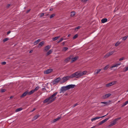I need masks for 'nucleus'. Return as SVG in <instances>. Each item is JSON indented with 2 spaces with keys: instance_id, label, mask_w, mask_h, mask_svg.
<instances>
[{
  "instance_id": "nucleus-1",
  "label": "nucleus",
  "mask_w": 128,
  "mask_h": 128,
  "mask_svg": "<svg viewBox=\"0 0 128 128\" xmlns=\"http://www.w3.org/2000/svg\"><path fill=\"white\" fill-rule=\"evenodd\" d=\"M87 73L86 71H84L82 72L81 71H78L75 72L70 75V78L75 77L76 78H78L80 77L85 75Z\"/></svg>"
},
{
  "instance_id": "nucleus-2",
  "label": "nucleus",
  "mask_w": 128,
  "mask_h": 128,
  "mask_svg": "<svg viewBox=\"0 0 128 128\" xmlns=\"http://www.w3.org/2000/svg\"><path fill=\"white\" fill-rule=\"evenodd\" d=\"M58 92H56L51 96L48 98L45 99L43 101L44 103L46 102L51 103L54 101L56 98V97L55 96L57 94Z\"/></svg>"
},
{
  "instance_id": "nucleus-3",
  "label": "nucleus",
  "mask_w": 128,
  "mask_h": 128,
  "mask_svg": "<svg viewBox=\"0 0 128 128\" xmlns=\"http://www.w3.org/2000/svg\"><path fill=\"white\" fill-rule=\"evenodd\" d=\"M70 78V76H68L64 77L61 79V82L62 83H64L66 81L68 80Z\"/></svg>"
},
{
  "instance_id": "nucleus-4",
  "label": "nucleus",
  "mask_w": 128,
  "mask_h": 128,
  "mask_svg": "<svg viewBox=\"0 0 128 128\" xmlns=\"http://www.w3.org/2000/svg\"><path fill=\"white\" fill-rule=\"evenodd\" d=\"M66 90L70 89V88H73L75 86L74 84H70L66 86H64Z\"/></svg>"
},
{
  "instance_id": "nucleus-5",
  "label": "nucleus",
  "mask_w": 128,
  "mask_h": 128,
  "mask_svg": "<svg viewBox=\"0 0 128 128\" xmlns=\"http://www.w3.org/2000/svg\"><path fill=\"white\" fill-rule=\"evenodd\" d=\"M60 80L61 78H57L54 80L53 82V84H55L58 83Z\"/></svg>"
},
{
  "instance_id": "nucleus-6",
  "label": "nucleus",
  "mask_w": 128,
  "mask_h": 128,
  "mask_svg": "<svg viewBox=\"0 0 128 128\" xmlns=\"http://www.w3.org/2000/svg\"><path fill=\"white\" fill-rule=\"evenodd\" d=\"M109 118H106L104 120H103L101 121L100 122H99L98 124V126L104 123L105 122H106L107 121Z\"/></svg>"
},
{
  "instance_id": "nucleus-7",
  "label": "nucleus",
  "mask_w": 128,
  "mask_h": 128,
  "mask_svg": "<svg viewBox=\"0 0 128 128\" xmlns=\"http://www.w3.org/2000/svg\"><path fill=\"white\" fill-rule=\"evenodd\" d=\"M116 81L112 82L106 84V87H109L112 85L114 84H116Z\"/></svg>"
},
{
  "instance_id": "nucleus-8",
  "label": "nucleus",
  "mask_w": 128,
  "mask_h": 128,
  "mask_svg": "<svg viewBox=\"0 0 128 128\" xmlns=\"http://www.w3.org/2000/svg\"><path fill=\"white\" fill-rule=\"evenodd\" d=\"M111 94H106L102 96V98L104 99H106L109 97H110V96H111Z\"/></svg>"
},
{
  "instance_id": "nucleus-9",
  "label": "nucleus",
  "mask_w": 128,
  "mask_h": 128,
  "mask_svg": "<svg viewBox=\"0 0 128 128\" xmlns=\"http://www.w3.org/2000/svg\"><path fill=\"white\" fill-rule=\"evenodd\" d=\"M66 90L64 86H62L61 87L60 90V93H64V92L66 91Z\"/></svg>"
},
{
  "instance_id": "nucleus-10",
  "label": "nucleus",
  "mask_w": 128,
  "mask_h": 128,
  "mask_svg": "<svg viewBox=\"0 0 128 128\" xmlns=\"http://www.w3.org/2000/svg\"><path fill=\"white\" fill-rule=\"evenodd\" d=\"M52 69H50L44 71V74H48L50 72H52Z\"/></svg>"
},
{
  "instance_id": "nucleus-11",
  "label": "nucleus",
  "mask_w": 128,
  "mask_h": 128,
  "mask_svg": "<svg viewBox=\"0 0 128 128\" xmlns=\"http://www.w3.org/2000/svg\"><path fill=\"white\" fill-rule=\"evenodd\" d=\"M28 91H26L24 92L20 96L21 98H23L26 96L27 94H28Z\"/></svg>"
},
{
  "instance_id": "nucleus-12",
  "label": "nucleus",
  "mask_w": 128,
  "mask_h": 128,
  "mask_svg": "<svg viewBox=\"0 0 128 128\" xmlns=\"http://www.w3.org/2000/svg\"><path fill=\"white\" fill-rule=\"evenodd\" d=\"M40 116V115L38 114H37L36 115V116H34L33 118H32V121H34V120H35L38 118Z\"/></svg>"
},
{
  "instance_id": "nucleus-13",
  "label": "nucleus",
  "mask_w": 128,
  "mask_h": 128,
  "mask_svg": "<svg viewBox=\"0 0 128 128\" xmlns=\"http://www.w3.org/2000/svg\"><path fill=\"white\" fill-rule=\"evenodd\" d=\"M61 116H59V117H58L57 118H56L54 119V120H53L52 122L53 123H54L56 122V121H57L58 120H59L61 118Z\"/></svg>"
},
{
  "instance_id": "nucleus-14",
  "label": "nucleus",
  "mask_w": 128,
  "mask_h": 128,
  "mask_svg": "<svg viewBox=\"0 0 128 128\" xmlns=\"http://www.w3.org/2000/svg\"><path fill=\"white\" fill-rule=\"evenodd\" d=\"M78 56H76L74 58H73L72 62H73L75 61L76 60L78 59Z\"/></svg>"
},
{
  "instance_id": "nucleus-15",
  "label": "nucleus",
  "mask_w": 128,
  "mask_h": 128,
  "mask_svg": "<svg viewBox=\"0 0 128 128\" xmlns=\"http://www.w3.org/2000/svg\"><path fill=\"white\" fill-rule=\"evenodd\" d=\"M50 48V46L48 45L45 47L44 50L46 51H47Z\"/></svg>"
},
{
  "instance_id": "nucleus-16",
  "label": "nucleus",
  "mask_w": 128,
  "mask_h": 128,
  "mask_svg": "<svg viewBox=\"0 0 128 128\" xmlns=\"http://www.w3.org/2000/svg\"><path fill=\"white\" fill-rule=\"evenodd\" d=\"M107 21V19L106 18H104L101 20V22L102 23H104Z\"/></svg>"
},
{
  "instance_id": "nucleus-17",
  "label": "nucleus",
  "mask_w": 128,
  "mask_h": 128,
  "mask_svg": "<svg viewBox=\"0 0 128 128\" xmlns=\"http://www.w3.org/2000/svg\"><path fill=\"white\" fill-rule=\"evenodd\" d=\"M44 44V42L43 41H42L39 44L38 46V47H40L42 46Z\"/></svg>"
},
{
  "instance_id": "nucleus-18",
  "label": "nucleus",
  "mask_w": 128,
  "mask_h": 128,
  "mask_svg": "<svg viewBox=\"0 0 128 128\" xmlns=\"http://www.w3.org/2000/svg\"><path fill=\"white\" fill-rule=\"evenodd\" d=\"M101 70V69H100L97 70L95 71L94 73L95 74H98L99 72H100V71Z\"/></svg>"
},
{
  "instance_id": "nucleus-19",
  "label": "nucleus",
  "mask_w": 128,
  "mask_h": 128,
  "mask_svg": "<svg viewBox=\"0 0 128 128\" xmlns=\"http://www.w3.org/2000/svg\"><path fill=\"white\" fill-rule=\"evenodd\" d=\"M117 121L116 120V119H115L113 122L112 123L110 124V126H112L113 125H115L116 123V121Z\"/></svg>"
},
{
  "instance_id": "nucleus-20",
  "label": "nucleus",
  "mask_w": 128,
  "mask_h": 128,
  "mask_svg": "<svg viewBox=\"0 0 128 128\" xmlns=\"http://www.w3.org/2000/svg\"><path fill=\"white\" fill-rule=\"evenodd\" d=\"M100 118L99 117H96L94 118H92L91 120L92 121H94L95 120H96Z\"/></svg>"
},
{
  "instance_id": "nucleus-21",
  "label": "nucleus",
  "mask_w": 128,
  "mask_h": 128,
  "mask_svg": "<svg viewBox=\"0 0 128 128\" xmlns=\"http://www.w3.org/2000/svg\"><path fill=\"white\" fill-rule=\"evenodd\" d=\"M52 50H49L46 54V55L47 56L48 55H49L50 54H51L52 53Z\"/></svg>"
},
{
  "instance_id": "nucleus-22",
  "label": "nucleus",
  "mask_w": 128,
  "mask_h": 128,
  "mask_svg": "<svg viewBox=\"0 0 128 128\" xmlns=\"http://www.w3.org/2000/svg\"><path fill=\"white\" fill-rule=\"evenodd\" d=\"M40 39H38L35 42H34V45H36L38 43L40 42Z\"/></svg>"
},
{
  "instance_id": "nucleus-23",
  "label": "nucleus",
  "mask_w": 128,
  "mask_h": 128,
  "mask_svg": "<svg viewBox=\"0 0 128 128\" xmlns=\"http://www.w3.org/2000/svg\"><path fill=\"white\" fill-rule=\"evenodd\" d=\"M120 64H115V65H113L112 66L111 68H114V67H117L118 66H119L120 65Z\"/></svg>"
},
{
  "instance_id": "nucleus-24",
  "label": "nucleus",
  "mask_w": 128,
  "mask_h": 128,
  "mask_svg": "<svg viewBox=\"0 0 128 128\" xmlns=\"http://www.w3.org/2000/svg\"><path fill=\"white\" fill-rule=\"evenodd\" d=\"M60 37V36H56L52 38V40L53 41H55L57 40Z\"/></svg>"
},
{
  "instance_id": "nucleus-25",
  "label": "nucleus",
  "mask_w": 128,
  "mask_h": 128,
  "mask_svg": "<svg viewBox=\"0 0 128 128\" xmlns=\"http://www.w3.org/2000/svg\"><path fill=\"white\" fill-rule=\"evenodd\" d=\"M76 14V12H71V14L70 15L71 17L74 16Z\"/></svg>"
},
{
  "instance_id": "nucleus-26",
  "label": "nucleus",
  "mask_w": 128,
  "mask_h": 128,
  "mask_svg": "<svg viewBox=\"0 0 128 128\" xmlns=\"http://www.w3.org/2000/svg\"><path fill=\"white\" fill-rule=\"evenodd\" d=\"M101 103L105 104L106 105H109L110 104L109 102H102Z\"/></svg>"
},
{
  "instance_id": "nucleus-27",
  "label": "nucleus",
  "mask_w": 128,
  "mask_h": 128,
  "mask_svg": "<svg viewBox=\"0 0 128 128\" xmlns=\"http://www.w3.org/2000/svg\"><path fill=\"white\" fill-rule=\"evenodd\" d=\"M34 90H32L29 92H28V94L30 95L32 94L34 92Z\"/></svg>"
},
{
  "instance_id": "nucleus-28",
  "label": "nucleus",
  "mask_w": 128,
  "mask_h": 128,
  "mask_svg": "<svg viewBox=\"0 0 128 128\" xmlns=\"http://www.w3.org/2000/svg\"><path fill=\"white\" fill-rule=\"evenodd\" d=\"M121 43V42L119 41L117 42L115 44V46H118Z\"/></svg>"
},
{
  "instance_id": "nucleus-29",
  "label": "nucleus",
  "mask_w": 128,
  "mask_h": 128,
  "mask_svg": "<svg viewBox=\"0 0 128 128\" xmlns=\"http://www.w3.org/2000/svg\"><path fill=\"white\" fill-rule=\"evenodd\" d=\"M70 60L69 59V58H68V57L64 60V62L67 63L69 62Z\"/></svg>"
},
{
  "instance_id": "nucleus-30",
  "label": "nucleus",
  "mask_w": 128,
  "mask_h": 128,
  "mask_svg": "<svg viewBox=\"0 0 128 128\" xmlns=\"http://www.w3.org/2000/svg\"><path fill=\"white\" fill-rule=\"evenodd\" d=\"M115 52V51L113 50L110 52H108V53H109V54L110 55V56L112 54L114 53Z\"/></svg>"
},
{
  "instance_id": "nucleus-31",
  "label": "nucleus",
  "mask_w": 128,
  "mask_h": 128,
  "mask_svg": "<svg viewBox=\"0 0 128 128\" xmlns=\"http://www.w3.org/2000/svg\"><path fill=\"white\" fill-rule=\"evenodd\" d=\"M68 48L66 47H64L62 50L63 51H65L67 50L68 49Z\"/></svg>"
},
{
  "instance_id": "nucleus-32",
  "label": "nucleus",
  "mask_w": 128,
  "mask_h": 128,
  "mask_svg": "<svg viewBox=\"0 0 128 128\" xmlns=\"http://www.w3.org/2000/svg\"><path fill=\"white\" fill-rule=\"evenodd\" d=\"M22 108H17L16 110V112H17L19 111H20L22 110Z\"/></svg>"
},
{
  "instance_id": "nucleus-33",
  "label": "nucleus",
  "mask_w": 128,
  "mask_h": 128,
  "mask_svg": "<svg viewBox=\"0 0 128 128\" xmlns=\"http://www.w3.org/2000/svg\"><path fill=\"white\" fill-rule=\"evenodd\" d=\"M110 56V55L109 54V53H107L104 56V58H108V57L109 56Z\"/></svg>"
},
{
  "instance_id": "nucleus-34",
  "label": "nucleus",
  "mask_w": 128,
  "mask_h": 128,
  "mask_svg": "<svg viewBox=\"0 0 128 128\" xmlns=\"http://www.w3.org/2000/svg\"><path fill=\"white\" fill-rule=\"evenodd\" d=\"M124 72H126L128 70V66L126 67V68H124Z\"/></svg>"
},
{
  "instance_id": "nucleus-35",
  "label": "nucleus",
  "mask_w": 128,
  "mask_h": 128,
  "mask_svg": "<svg viewBox=\"0 0 128 128\" xmlns=\"http://www.w3.org/2000/svg\"><path fill=\"white\" fill-rule=\"evenodd\" d=\"M128 37V36H126L124 37H123L122 38V40H126L127 38Z\"/></svg>"
},
{
  "instance_id": "nucleus-36",
  "label": "nucleus",
  "mask_w": 128,
  "mask_h": 128,
  "mask_svg": "<svg viewBox=\"0 0 128 128\" xmlns=\"http://www.w3.org/2000/svg\"><path fill=\"white\" fill-rule=\"evenodd\" d=\"M39 87L38 86H37L36 88L34 89L33 90H34V92H35L37 90L39 89Z\"/></svg>"
},
{
  "instance_id": "nucleus-37",
  "label": "nucleus",
  "mask_w": 128,
  "mask_h": 128,
  "mask_svg": "<svg viewBox=\"0 0 128 128\" xmlns=\"http://www.w3.org/2000/svg\"><path fill=\"white\" fill-rule=\"evenodd\" d=\"M73 55H71L70 56L68 57V58H69V59L70 60V59L72 60V58L73 57Z\"/></svg>"
},
{
  "instance_id": "nucleus-38",
  "label": "nucleus",
  "mask_w": 128,
  "mask_h": 128,
  "mask_svg": "<svg viewBox=\"0 0 128 128\" xmlns=\"http://www.w3.org/2000/svg\"><path fill=\"white\" fill-rule=\"evenodd\" d=\"M78 36V34H76L75 35H74L73 37V39H75L77 38Z\"/></svg>"
},
{
  "instance_id": "nucleus-39",
  "label": "nucleus",
  "mask_w": 128,
  "mask_h": 128,
  "mask_svg": "<svg viewBox=\"0 0 128 128\" xmlns=\"http://www.w3.org/2000/svg\"><path fill=\"white\" fill-rule=\"evenodd\" d=\"M109 68V65H107L104 68V70H106L108 68Z\"/></svg>"
},
{
  "instance_id": "nucleus-40",
  "label": "nucleus",
  "mask_w": 128,
  "mask_h": 128,
  "mask_svg": "<svg viewBox=\"0 0 128 128\" xmlns=\"http://www.w3.org/2000/svg\"><path fill=\"white\" fill-rule=\"evenodd\" d=\"M9 40V38H5L3 40V42H5Z\"/></svg>"
},
{
  "instance_id": "nucleus-41",
  "label": "nucleus",
  "mask_w": 128,
  "mask_h": 128,
  "mask_svg": "<svg viewBox=\"0 0 128 128\" xmlns=\"http://www.w3.org/2000/svg\"><path fill=\"white\" fill-rule=\"evenodd\" d=\"M55 16V14H52L50 16V18H53L54 16Z\"/></svg>"
},
{
  "instance_id": "nucleus-42",
  "label": "nucleus",
  "mask_w": 128,
  "mask_h": 128,
  "mask_svg": "<svg viewBox=\"0 0 128 128\" xmlns=\"http://www.w3.org/2000/svg\"><path fill=\"white\" fill-rule=\"evenodd\" d=\"M6 63V62H1V64L2 65H5Z\"/></svg>"
},
{
  "instance_id": "nucleus-43",
  "label": "nucleus",
  "mask_w": 128,
  "mask_h": 128,
  "mask_svg": "<svg viewBox=\"0 0 128 128\" xmlns=\"http://www.w3.org/2000/svg\"><path fill=\"white\" fill-rule=\"evenodd\" d=\"M6 90L4 89H3L1 90V92H4L6 91Z\"/></svg>"
},
{
  "instance_id": "nucleus-44",
  "label": "nucleus",
  "mask_w": 128,
  "mask_h": 128,
  "mask_svg": "<svg viewBox=\"0 0 128 128\" xmlns=\"http://www.w3.org/2000/svg\"><path fill=\"white\" fill-rule=\"evenodd\" d=\"M44 13H43L41 14L40 16V17H42V16H44Z\"/></svg>"
},
{
  "instance_id": "nucleus-45",
  "label": "nucleus",
  "mask_w": 128,
  "mask_h": 128,
  "mask_svg": "<svg viewBox=\"0 0 128 128\" xmlns=\"http://www.w3.org/2000/svg\"><path fill=\"white\" fill-rule=\"evenodd\" d=\"M78 104H78V103L75 104H74V106H73V107H75V106H77V105H78Z\"/></svg>"
},
{
  "instance_id": "nucleus-46",
  "label": "nucleus",
  "mask_w": 128,
  "mask_h": 128,
  "mask_svg": "<svg viewBox=\"0 0 128 128\" xmlns=\"http://www.w3.org/2000/svg\"><path fill=\"white\" fill-rule=\"evenodd\" d=\"M88 0H82V2H87V1Z\"/></svg>"
},
{
  "instance_id": "nucleus-47",
  "label": "nucleus",
  "mask_w": 128,
  "mask_h": 128,
  "mask_svg": "<svg viewBox=\"0 0 128 128\" xmlns=\"http://www.w3.org/2000/svg\"><path fill=\"white\" fill-rule=\"evenodd\" d=\"M124 57H122L119 59V60L121 61L124 59Z\"/></svg>"
},
{
  "instance_id": "nucleus-48",
  "label": "nucleus",
  "mask_w": 128,
  "mask_h": 128,
  "mask_svg": "<svg viewBox=\"0 0 128 128\" xmlns=\"http://www.w3.org/2000/svg\"><path fill=\"white\" fill-rule=\"evenodd\" d=\"M10 4H8L6 6V8H9L10 7Z\"/></svg>"
},
{
  "instance_id": "nucleus-49",
  "label": "nucleus",
  "mask_w": 128,
  "mask_h": 128,
  "mask_svg": "<svg viewBox=\"0 0 128 128\" xmlns=\"http://www.w3.org/2000/svg\"><path fill=\"white\" fill-rule=\"evenodd\" d=\"M121 118V117H120V118H118L116 119V120L117 121L118 120H119Z\"/></svg>"
},
{
  "instance_id": "nucleus-50",
  "label": "nucleus",
  "mask_w": 128,
  "mask_h": 128,
  "mask_svg": "<svg viewBox=\"0 0 128 128\" xmlns=\"http://www.w3.org/2000/svg\"><path fill=\"white\" fill-rule=\"evenodd\" d=\"M108 113L106 115L104 116H101V117H99V118H103V117H104V116H106V115H107L108 114Z\"/></svg>"
},
{
  "instance_id": "nucleus-51",
  "label": "nucleus",
  "mask_w": 128,
  "mask_h": 128,
  "mask_svg": "<svg viewBox=\"0 0 128 128\" xmlns=\"http://www.w3.org/2000/svg\"><path fill=\"white\" fill-rule=\"evenodd\" d=\"M64 40V38H60V40L61 41V42H62V41L63 40ZM66 39H64V40H65Z\"/></svg>"
},
{
  "instance_id": "nucleus-52",
  "label": "nucleus",
  "mask_w": 128,
  "mask_h": 128,
  "mask_svg": "<svg viewBox=\"0 0 128 128\" xmlns=\"http://www.w3.org/2000/svg\"><path fill=\"white\" fill-rule=\"evenodd\" d=\"M124 103L126 105L128 104V100L126 101V102Z\"/></svg>"
},
{
  "instance_id": "nucleus-53",
  "label": "nucleus",
  "mask_w": 128,
  "mask_h": 128,
  "mask_svg": "<svg viewBox=\"0 0 128 128\" xmlns=\"http://www.w3.org/2000/svg\"><path fill=\"white\" fill-rule=\"evenodd\" d=\"M80 28V26H78L76 28V29H78Z\"/></svg>"
},
{
  "instance_id": "nucleus-54",
  "label": "nucleus",
  "mask_w": 128,
  "mask_h": 128,
  "mask_svg": "<svg viewBox=\"0 0 128 128\" xmlns=\"http://www.w3.org/2000/svg\"><path fill=\"white\" fill-rule=\"evenodd\" d=\"M36 110V108H34L31 111H30V112H33L34 111V110Z\"/></svg>"
},
{
  "instance_id": "nucleus-55",
  "label": "nucleus",
  "mask_w": 128,
  "mask_h": 128,
  "mask_svg": "<svg viewBox=\"0 0 128 128\" xmlns=\"http://www.w3.org/2000/svg\"><path fill=\"white\" fill-rule=\"evenodd\" d=\"M126 105L124 103L123 104L122 106V107H123L124 106H125Z\"/></svg>"
},
{
  "instance_id": "nucleus-56",
  "label": "nucleus",
  "mask_w": 128,
  "mask_h": 128,
  "mask_svg": "<svg viewBox=\"0 0 128 128\" xmlns=\"http://www.w3.org/2000/svg\"><path fill=\"white\" fill-rule=\"evenodd\" d=\"M11 32L10 31H8L7 32V35H8V34H10V33Z\"/></svg>"
},
{
  "instance_id": "nucleus-57",
  "label": "nucleus",
  "mask_w": 128,
  "mask_h": 128,
  "mask_svg": "<svg viewBox=\"0 0 128 128\" xmlns=\"http://www.w3.org/2000/svg\"><path fill=\"white\" fill-rule=\"evenodd\" d=\"M30 9H29L27 10L26 12V13H28L30 11Z\"/></svg>"
},
{
  "instance_id": "nucleus-58",
  "label": "nucleus",
  "mask_w": 128,
  "mask_h": 128,
  "mask_svg": "<svg viewBox=\"0 0 128 128\" xmlns=\"http://www.w3.org/2000/svg\"><path fill=\"white\" fill-rule=\"evenodd\" d=\"M32 51H33L32 50H31L29 52V53H31L32 52Z\"/></svg>"
},
{
  "instance_id": "nucleus-59",
  "label": "nucleus",
  "mask_w": 128,
  "mask_h": 128,
  "mask_svg": "<svg viewBox=\"0 0 128 128\" xmlns=\"http://www.w3.org/2000/svg\"><path fill=\"white\" fill-rule=\"evenodd\" d=\"M61 42V41L60 40H59L58 41V42H58V43H59L60 42Z\"/></svg>"
},
{
  "instance_id": "nucleus-60",
  "label": "nucleus",
  "mask_w": 128,
  "mask_h": 128,
  "mask_svg": "<svg viewBox=\"0 0 128 128\" xmlns=\"http://www.w3.org/2000/svg\"><path fill=\"white\" fill-rule=\"evenodd\" d=\"M70 36V34H68V37H69Z\"/></svg>"
},
{
  "instance_id": "nucleus-61",
  "label": "nucleus",
  "mask_w": 128,
  "mask_h": 128,
  "mask_svg": "<svg viewBox=\"0 0 128 128\" xmlns=\"http://www.w3.org/2000/svg\"><path fill=\"white\" fill-rule=\"evenodd\" d=\"M13 96H11L10 98H13Z\"/></svg>"
},
{
  "instance_id": "nucleus-62",
  "label": "nucleus",
  "mask_w": 128,
  "mask_h": 128,
  "mask_svg": "<svg viewBox=\"0 0 128 128\" xmlns=\"http://www.w3.org/2000/svg\"><path fill=\"white\" fill-rule=\"evenodd\" d=\"M63 44H64V42H63Z\"/></svg>"
},
{
  "instance_id": "nucleus-63",
  "label": "nucleus",
  "mask_w": 128,
  "mask_h": 128,
  "mask_svg": "<svg viewBox=\"0 0 128 128\" xmlns=\"http://www.w3.org/2000/svg\"><path fill=\"white\" fill-rule=\"evenodd\" d=\"M52 10L51 9H50V11H52Z\"/></svg>"
},
{
  "instance_id": "nucleus-64",
  "label": "nucleus",
  "mask_w": 128,
  "mask_h": 128,
  "mask_svg": "<svg viewBox=\"0 0 128 128\" xmlns=\"http://www.w3.org/2000/svg\"><path fill=\"white\" fill-rule=\"evenodd\" d=\"M105 106V105H103V106Z\"/></svg>"
}]
</instances>
